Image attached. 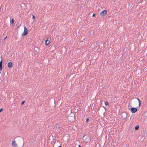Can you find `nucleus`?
<instances>
[{"mask_svg": "<svg viewBox=\"0 0 147 147\" xmlns=\"http://www.w3.org/2000/svg\"><path fill=\"white\" fill-rule=\"evenodd\" d=\"M87 139H88V140H89L90 138V137H89V136H87Z\"/></svg>", "mask_w": 147, "mask_h": 147, "instance_id": "nucleus-25", "label": "nucleus"}, {"mask_svg": "<svg viewBox=\"0 0 147 147\" xmlns=\"http://www.w3.org/2000/svg\"><path fill=\"white\" fill-rule=\"evenodd\" d=\"M122 119L123 120L127 118V115L126 113L125 112H123L121 114Z\"/></svg>", "mask_w": 147, "mask_h": 147, "instance_id": "nucleus-3", "label": "nucleus"}, {"mask_svg": "<svg viewBox=\"0 0 147 147\" xmlns=\"http://www.w3.org/2000/svg\"><path fill=\"white\" fill-rule=\"evenodd\" d=\"M133 99H134V102L135 103H136L137 104H138V102L137 100L138 101V103H139L138 107H140L141 105V102H140V100L139 98H134Z\"/></svg>", "mask_w": 147, "mask_h": 147, "instance_id": "nucleus-4", "label": "nucleus"}, {"mask_svg": "<svg viewBox=\"0 0 147 147\" xmlns=\"http://www.w3.org/2000/svg\"><path fill=\"white\" fill-rule=\"evenodd\" d=\"M45 41H50V40H49L48 38H47L46 40Z\"/></svg>", "mask_w": 147, "mask_h": 147, "instance_id": "nucleus-24", "label": "nucleus"}, {"mask_svg": "<svg viewBox=\"0 0 147 147\" xmlns=\"http://www.w3.org/2000/svg\"><path fill=\"white\" fill-rule=\"evenodd\" d=\"M78 146L79 147H81V146L80 145H78Z\"/></svg>", "mask_w": 147, "mask_h": 147, "instance_id": "nucleus-27", "label": "nucleus"}, {"mask_svg": "<svg viewBox=\"0 0 147 147\" xmlns=\"http://www.w3.org/2000/svg\"><path fill=\"white\" fill-rule=\"evenodd\" d=\"M7 66L9 68H11L12 67L13 65L11 62H9L7 64Z\"/></svg>", "mask_w": 147, "mask_h": 147, "instance_id": "nucleus-9", "label": "nucleus"}, {"mask_svg": "<svg viewBox=\"0 0 147 147\" xmlns=\"http://www.w3.org/2000/svg\"><path fill=\"white\" fill-rule=\"evenodd\" d=\"M16 141L15 140H14L12 142V146L13 147H16L18 145L17 143V144L16 143Z\"/></svg>", "mask_w": 147, "mask_h": 147, "instance_id": "nucleus-8", "label": "nucleus"}, {"mask_svg": "<svg viewBox=\"0 0 147 147\" xmlns=\"http://www.w3.org/2000/svg\"><path fill=\"white\" fill-rule=\"evenodd\" d=\"M3 69L2 65H0V71H1Z\"/></svg>", "mask_w": 147, "mask_h": 147, "instance_id": "nucleus-18", "label": "nucleus"}, {"mask_svg": "<svg viewBox=\"0 0 147 147\" xmlns=\"http://www.w3.org/2000/svg\"><path fill=\"white\" fill-rule=\"evenodd\" d=\"M96 15L94 13L92 16V17H95V16Z\"/></svg>", "mask_w": 147, "mask_h": 147, "instance_id": "nucleus-23", "label": "nucleus"}, {"mask_svg": "<svg viewBox=\"0 0 147 147\" xmlns=\"http://www.w3.org/2000/svg\"><path fill=\"white\" fill-rule=\"evenodd\" d=\"M35 18V16H34V15H32V19H34V18Z\"/></svg>", "mask_w": 147, "mask_h": 147, "instance_id": "nucleus-21", "label": "nucleus"}, {"mask_svg": "<svg viewBox=\"0 0 147 147\" xmlns=\"http://www.w3.org/2000/svg\"><path fill=\"white\" fill-rule=\"evenodd\" d=\"M14 20L13 18H11V20L10 23L11 24L13 25L14 23Z\"/></svg>", "mask_w": 147, "mask_h": 147, "instance_id": "nucleus-11", "label": "nucleus"}, {"mask_svg": "<svg viewBox=\"0 0 147 147\" xmlns=\"http://www.w3.org/2000/svg\"><path fill=\"white\" fill-rule=\"evenodd\" d=\"M0 80H1V78H0Z\"/></svg>", "mask_w": 147, "mask_h": 147, "instance_id": "nucleus-29", "label": "nucleus"}, {"mask_svg": "<svg viewBox=\"0 0 147 147\" xmlns=\"http://www.w3.org/2000/svg\"><path fill=\"white\" fill-rule=\"evenodd\" d=\"M3 110V109L2 108H1L0 109V112H1Z\"/></svg>", "mask_w": 147, "mask_h": 147, "instance_id": "nucleus-22", "label": "nucleus"}, {"mask_svg": "<svg viewBox=\"0 0 147 147\" xmlns=\"http://www.w3.org/2000/svg\"><path fill=\"white\" fill-rule=\"evenodd\" d=\"M56 129H57V131H58L59 132L60 131V130H61L60 128L61 127L59 125H57L56 126Z\"/></svg>", "mask_w": 147, "mask_h": 147, "instance_id": "nucleus-10", "label": "nucleus"}, {"mask_svg": "<svg viewBox=\"0 0 147 147\" xmlns=\"http://www.w3.org/2000/svg\"><path fill=\"white\" fill-rule=\"evenodd\" d=\"M57 142H59V146H58L57 147H61V146L60 144V141H59L58 140H57Z\"/></svg>", "mask_w": 147, "mask_h": 147, "instance_id": "nucleus-19", "label": "nucleus"}, {"mask_svg": "<svg viewBox=\"0 0 147 147\" xmlns=\"http://www.w3.org/2000/svg\"><path fill=\"white\" fill-rule=\"evenodd\" d=\"M58 146H59V144L58 145Z\"/></svg>", "mask_w": 147, "mask_h": 147, "instance_id": "nucleus-28", "label": "nucleus"}, {"mask_svg": "<svg viewBox=\"0 0 147 147\" xmlns=\"http://www.w3.org/2000/svg\"><path fill=\"white\" fill-rule=\"evenodd\" d=\"M50 43V41H45V44L46 46L48 45Z\"/></svg>", "mask_w": 147, "mask_h": 147, "instance_id": "nucleus-13", "label": "nucleus"}, {"mask_svg": "<svg viewBox=\"0 0 147 147\" xmlns=\"http://www.w3.org/2000/svg\"><path fill=\"white\" fill-rule=\"evenodd\" d=\"M139 127L138 125H137L136 126V127H135V130H137L139 128Z\"/></svg>", "mask_w": 147, "mask_h": 147, "instance_id": "nucleus-14", "label": "nucleus"}, {"mask_svg": "<svg viewBox=\"0 0 147 147\" xmlns=\"http://www.w3.org/2000/svg\"><path fill=\"white\" fill-rule=\"evenodd\" d=\"M16 142L18 145L20 147H22L24 145V138L22 137H18L16 138Z\"/></svg>", "mask_w": 147, "mask_h": 147, "instance_id": "nucleus-1", "label": "nucleus"}, {"mask_svg": "<svg viewBox=\"0 0 147 147\" xmlns=\"http://www.w3.org/2000/svg\"><path fill=\"white\" fill-rule=\"evenodd\" d=\"M137 107L134 108L132 107L131 108L130 111L132 113H135L137 111Z\"/></svg>", "mask_w": 147, "mask_h": 147, "instance_id": "nucleus-7", "label": "nucleus"}, {"mask_svg": "<svg viewBox=\"0 0 147 147\" xmlns=\"http://www.w3.org/2000/svg\"><path fill=\"white\" fill-rule=\"evenodd\" d=\"M28 30L25 27H24V30L23 33L22 34V35L23 36L26 35L28 34Z\"/></svg>", "mask_w": 147, "mask_h": 147, "instance_id": "nucleus-5", "label": "nucleus"}, {"mask_svg": "<svg viewBox=\"0 0 147 147\" xmlns=\"http://www.w3.org/2000/svg\"><path fill=\"white\" fill-rule=\"evenodd\" d=\"M107 14V10H104L102 11L100 13V15L101 16L104 17Z\"/></svg>", "mask_w": 147, "mask_h": 147, "instance_id": "nucleus-6", "label": "nucleus"}, {"mask_svg": "<svg viewBox=\"0 0 147 147\" xmlns=\"http://www.w3.org/2000/svg\"><path fill=\"white\" fill-rule=\"evenodd\" d=\"M63 138L64 141L67 142L69 139V135L68 134H65L63 136Z\"/></svg>", "mask_w": 147, "mask_h": 147, "instance_id": "nucleus-2", "label": "nucleus"}, {"mask_svg": "<svg viewBox=\"0 0 147 147\" xmlns=\"http://www.w3.org/2000/svg\"><path fill=\"white\" fill-rule=\"evenodd\" d=\"M7 36H6L4 38V40L7 37Z\"/></svg>", "mask_w": 147, "mask_h": 147, "instance_id": "nucleus-26", "label": "nucleus"}, {"mask_svg": "<svg viewBox=\"0 0 147 147\" xmlns=\"http://www.w3.org/2000/svg\"><path fill=\"white\" fill-rule=\"evenodd\" d=\"M1 61H0V65H2L3 59H1V58H2L1 56Z\"/></svg>", "mask_w": 147, "mask_h": 147, "instance_id": "nucleus-17", "label": "nucleus"}, {"mask_svg": "<svg viewBox=\"0 0 147 147\" xmlns=\"http://www.w3.org/2000/svg\"><path fill=\"white\" fill-rule=\"evenodd\" d=\"M89 120V117H87L86 118V123H87L88 122Z\"/></svg>", "mask_w": 147, "mask_h": 147, "instance_id": "nucleus-15", "label": "nucleus"}, {"mask_svg": "<svg viewBox=\"0 0 147 147\" xmlns=\"http://www.w3.org/2000/svg\"><path fill=\"white\" fill-rule=\"evenodd\" d=\"M34 50L35 51V52H38V47H34Z\"/></svg>", "mask_w": 147, "mask_h": 147, "instance_id": "nucleus-12", "label": "nucleus"}, {"mask_svg": "<svg viewBox=\"0 0 147 147\" xmlns=\"http://www.w3.org/2000/svg\"><path fill=\"white\" fill-rule=\"evenodd\" d=\"M25 102V101L24 100L21 103V105H23L24 104Z\"/></svg>", "mask_w": 147, "mask_h": 147, "instance_id": "nucleus-20", "label": "nucleus"}, {"mask_svg": "<svg viewBox=\"0 0 147 147\" xmlns=\"http://www.w3.org/2000/svg\"><path fill=\"white\" fill-rule=\"evenodd\" d=\"M105 105L106 106H107L109 105V102L107 101H105Z\"/></svg>", "mask_w": 147, "mask_h": 147, "instance_id": "nucleus-16", "label": "nucleus"}]
</instances>
